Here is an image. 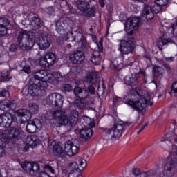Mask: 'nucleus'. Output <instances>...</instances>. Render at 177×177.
Segmentation results:
<instances>
[{
  "label": "nucleus",
  "mask_w": 177,
  "mask_h": 177,
  "mask_svg": "<svg viewBox=\"0 0 177 177\" xmlns=\"http://www.w3.org/2000/svg\"><path fill=\"white\" fill-rule=\"evenodd\" d=\"M126 99L125 104L138 111H143L147 106L153 105V96L149 94L140 95L135 89L130 91Z\"/></svg>",
  "instance_id": "1"
},
{
  "label": "nucleus",
  "mask_w": 177,
  "mask_h": 177,
  "mask_svg": "<svg viewBox=\"0 0 177 177\" xmlns=\"http://www.w3.org/2000/svg\"><path fill=\"white\" fill-rule=\"evenodd\" d=\"M176 168L177 158H173L164 166L161 172H140L138 169H134L132 177H172L176 174Z\"/></svg>",
  "instance_id": "2"
},
{
  "label": "nucleus",
  "mask_w": 177,
  "mask_h": 177,
  "mask_svg": "<svg viewBox=\"0 0 177 177\" xmlns=\"http://www.w3.org/2000/svg\"><path fill=\"white\" fill-rule=\"evenodd\" d=\"M80 150V142L77 140H72L66 142L64 145V150L63 147L59 145H55L53 147V153L57 157L63 158L64 156L73 157L78 153Z\"/></svg>",
  "instance_id": "3"
},
{
  "label": "nucleus",
  "mask_w": 177,
  "mask_h": 177,
  "mask_svg": "<svg viewBox=\"0 0 177 177\" xmlns=\"http://www.w3.org/2000/svg\"><path fill=\"white\" fill-rule=\"evenodd\" d=\"M52 117L55 120L59 125H77L78 123V118L80 117V113L77 110H72L67 116L66 111L57 110L53 112Z\"/></svg>",
  "instance_id": "4"
},
{
  "label": "nucleus",
  "mask_w": 177,
  "mask_h": 177,
  "mask_svg": "<svg viewBox=\"0 0 177 177\" xmlns=\"http://www.w3.org/2000/svg\"><path fill=\"white\" fill-rule=\"evenodd\" d=\"M17 45L21 50H31L35 45V35L26 30L21 31L17 35Z\"/></svg>",
  "instance_id": "5"
},
{
  "label": "nucleus",
  "mask_w": 177,
  "mask_h": 177,
  "mask_svg": "<svg viewBox=\"0 0 177 177\" xmlns=\"http://www.w3.org/2000/svg\"><path fill=\"white\" fill-rule=\"evenodd\" d=\"M126 126L124 124L118 123L115 124L112 128L105 129L102 132V138L104 140H109L110 142H115L118 140L122 133L125 131Z\"/></svg>",
  "instance_id": "6"
},
{
  "label": "nucleus",
  "mask_w": 177,
  "mask_h": 177,
  "mask_svg": "<svg viewBox=\"0 0 177 177\" xmlns=\"http://www.w3.org/2000/svg\"><path fill=\"white\" fill-rule=\"evenodd\" d=\"M28 110L19 109L16 111L15 115L17 117H21V124L30 121L32 114H37L38 111H39V106L33 102L30 103L28 104Z\"/></svg>",
  "instance_id": "7"
},
{
  "label": "nucleus",
  "mask_w": 177,
  "mask_h": 177,
  "mask_svg": "<svg viewBox=\"0 0 177 177\" xmlns=\"http://www.w3.org/2000/svg\"><path fill=\"white\" fill-rule=\"evenodd\" d=\"M50 71L49 70H38L34 72V77L31 81L37 80V82L41 86V88H48V82H52L50 80Z\"/></svg>",
  "instance_id": "8"
},
{
  "label": "nucleus",
  "mask_w": 177,
  "mask_h": 177,
  "mask_svg": "<svg viewBox=\"0 0 177 177\" xmlns=\"http://www.w3.org/2000/svg\"><path fill=\"white\" fill-rule=\"evenodd\" d=\"M118 50L122 55H129L133 52V38L124 37V39L119 41Z\"/></svg>",
  "instance_id": "9"
},
{
  "label": "nucleus",
  "mask_w": 177,
  "mask_h": 177,
  "mask_svg": "<svg viewBox=\"0 0 177 177\" xmlns=\"http://www.w3.org/2000/svg\"><path fill=\"white\" fill-rule=\"evenodd\" d=\"M63 102V97L57 93H51L46 98V104L56 107V109H62Z\"/></svg>",
  "instance_id": "10"
},
{
  "label": "nucleus",
  "mask_w": 177,
  "mask_h": 177,
  "mask_svg": "<svg viewBox=\"0 0 177 177\" xmlns=\"http://www.w3.org/2000/svg\"><path fill=\"white\" fill-rule=\"evenodd\" d=\"M63 41H68V42H81V46L82 49H88L89 45L86 43V39L82 35V33L80 32L77 33L75 37H73V33H68L66 37H63Z\"/></svg>",
  "instance_id": "11"
},
{
  "label": "nucleus",
  "mask_w": 177,
  "mask_h": 177,
  "mask_svg": "<svg viewBox=\"0 0 177 177\" xmlns=\"http://www.w3.org/2000/svg\"><path fill=\"white\" fill-rule=\"evenodd\" d=\"M37 44L39 46V49L41 50H46L50 46V37L48 33H41L37 40Z\"/></svg>",
  "instance_id": "12"
},
{
  "label": "nucleus",
  "mask_w": 177,
  "mask_h": 177,
  "mask_svg": "<svg viewBox=\"0 0 177 177\" xmlns=\"http://www.w3.org/2000/svg\"><path fill=\"white\" fill-rule=\"evenodd\" d=\"M140 19L138 17L130 18L127 20L125 25V31L129 35H132L133 32L139 28Z\"/></svg>",
  "instance_id": "13"
},
{
  "label": "nucleus",
  "mask_w": 177,
  "mask_h": 177,
  "mask_svg": "<svg viewBox=\"0 0 177 177\" xmlns=\"http://www.w3.org/2000/svg\"><path fill=\"white\" fill-rule=\"evenodd\" d=\"M1 139L4 140L8 139H19L20 138V130L17 128L12 127L10 130L6 129L0 132Z\"/></svg>",
  "instance_id": "14"
},
{
  "label": "nucleus",
  "mask_w": 177,
  "mask_h": 177,
  "mask_svg": "<svg viewBox=\"0 0 177 177\" xmlns=\"http://www.w3.org/2000/svg\"><path fill=\"white\" fill-rule=\"evenodd\" d=\"M21 167L24 169V171L27 172V174H30V175H35L41 168L37 162H22Z\"/></svg>",
  "instance_id": "15"
},
{
  "label": "nucleus",
  "mask_w": 177,
  "mask_h": 177,
  "mask_svg": "<svg viewBox=\"0 0 177 177\" xmlns=\"http://www.w3.org/2000/svg\"><path fill=\"white\" fill-rule=\"evenodd\" d=\"M30 80V83L28 87V93L30 96H39L42 93V91H45L46 88H42V86L39 84V82Z\"/></svg>",
  "instance_id": "16"
},
{
  "label": "nucleus",
  "mask_w": 177,
  "mask_h": 177,
  "mask_svg": "<svg viewBox=\"0 0 177 177\" xmlns=\"http://www.w3.org/2000/svg\"><path fill=\"white\" fill-rule=\"evenodd\" d=\"M97 46L99 50H94L91 57V62L95 66L100 64V62H102L100 53L103 52V39H100L99 42L97 43Z\"/></svg>",
  "instance_id": "17"
},
{
  "label": "nucleus",
  "mask_w": 177,
  "mask_h": 177,
  "mask_svg": "<svg viewBox=\"0 0 177 177\" xmlns=\"http://www.w3.org/2000/svg\"><path fill=\"white\" fill-rule=\"evenodd\" d=\"M15 122L13 115L9 113H3L0 115V125L4 128H10L12 123Z\"/></svg>",
  "instance_id": "18"
},
{
  "label": "nucleus",
  "mask_w": 177,
  "mask_h": 177,
  "mask_svg": "<svg viewBox=\"0 0 177 177\" xmlns=\"http://www.w3.org/2000/svg\"><path fill=\"white\" fill-rule=\"evenodd\" d=\"M22 24L26 26V27H29L30 30L32 31H35V30H38L41 26V21L39 19L33 17L30 20L28 19H26L25 20L22 21Z\"/></svg>",
  "instance_id": "19"
},
{
  "label": "nucleus",
  "mask_w": 177,
  "mask_h": 177,
  "mask_svg": "<svg viewBox=\"0 0 177 177\" xmlns=\"http://www.w3.org/2000/svg\"><path fill=\"white\" fill-rule=\"evenodd\" d=\"M69 167L75 171H84L86 167V160L82 158H77L75 162L69 163Z\"/></svg>",
  "instance_id": "20"
},
{
  "label": "nucleus",
  "mask_w": 177,
  "mask_h": 177,
  "mask_svg": "<svg viewBox=\"0 0 177 177\" xmlns=\"http://www.w3.org/2000/svg\"><path fill=\"white\" fill-rule=\"evenodd\" d=\"M66 26H73V20L70 18L59 19L56 22V31L59 34H63Z\"/></svg>",
  "instance_id": "21"
},
{
  "label": "nucleus",
  "mask_w": 177,
  "mask_h": 177,
  "mask_svg": "<svg viewBox=\"0 0 177 177\" xmlns=\"http://www.w3.org/2000/svg\"><path fill=\"white\" fill-rule=\"evenodd\" d=\"M41 128H42L41 120L36 119L28 122L26 126V131L28 133H35L37 129H41Z\"/></svg>",
  "instance_id": "22"
},
{
  "label": "nucleus",
  "mask_w": 177,
  "mask_h": 177,
  "mask_svg": "<svg viewBox=\"0 0 177 177\" xmlns=\"http://www.w3.org/2000/svg\"><path fill=\"white\" fill-rule=\"evenodd\" d=\"M69 60L73 64H81L85 60V56L82 51L79 50L71 55Z\"/></svg>",
  "instance_id": "23"
},
{
  "label": "nucleus",
  "mask_w": 177,
  "mask_h": 177,
  "mask_svg": "<svg viewBox=\"0 0 177 177\" xmlns=\"http://www.w3.org/2000/svg\"><path fill=\"white\" fill-rule=\"evenodd\" d=\"M142 19H146V20H152L154 19V12H153V8L149 4H145L142 12Z\"/></svg>",
  "instance_id": "24"
},
{
  "label": "nucleus",
  "mask_w": 177,
  "mask_h": 177,
  "mask_svg": "<svg viewBox=\"0 0 177 177\" xmlns=\"http://www.w3.org/2000/svg\"><path fill=\"white\" fill-rule=\"evenodd\" d=\"M100 79L99 78V73L95 71H93L88 73L86 75V82L88 84H97L99 82Z\"/></svg>",
  "instance_id": "25"
},
{
  "label": "nucleus",
  "mask_w": 177,
  "mask_h": 177,
  "mask_svg": "<svg viewBox=\"0 0 177 177\" xmlns=\"http://www.w3.org/2000/svg\"><path fill=\"white\" fill-rule=\"evenodd\" d=\"M139 75H130L124 78V82L130 86H135L139 84Z\"/></svg>",
  "instance_id": "26"
},
{
  "label": "nucleus",
  "mask_w": 177,
  "mask_h": 177,
  "mask_svg": "<svg viewBox=\"0 0 177 177\" xmlns=\"http://www.w3.org/2000/svg\"><path fill=\"white\" fill-rule=\"evenodd\" d=\"M25 143L30 147H35L39 145V138L37 136H28L26 138Z\"/></svg>",
  "instance_id": "27"
},
{
  "label": "nucleus",
  "mask_w": 177,
  "mask_h": 177,
  "mask_svg": "<svg viewBox=\"0 0 177 177\" xmlns=\"http://www.w3.org/2000/svg\"><path fill=\"white\" fill-rule=\"evenodd\" d=\"M74 93L79 99H86L88 96V93L86 89L78 86L74 88Z\"/></svg>",
  "instance_id": "28"
},
{
  "label": "nucleus",
  "mask_w": 177,
  "mask_h": 177,
  "mask_svg": "<svg viewBox=\"0 0 177 177\" xmlns=\"http://www.w3.org/2000/svg\"><path fill=\"white\" fill-rule=\"evenodd\" d=\"M169 142L171 144L169 147H174V143H177V135L176 134H166L164 136L160 142Z\"/></svg>",
  "instance_id": "29"
},
{
  "label": "nucleus",
  "mask_w": 177,
  "mask_h": 177,
  "mask_svg": "<svg viewBox=\"0 0 177 177\" xmlns=\"http://www.w3.org/2000/svg\"><path fill=\"white\" fill-rule=\"evenodd\" d=\"M79 133L80 138L84 140H88V139H91V138H92V135H93L92 129L89 128L80 129Z\"/></svg>",
  "instance_id": "30"
},
{
  "label": "nucleus",
  "mask_w": 177,
  "mask_h": 177,
  "mask_svg": "<svg viewBox=\"0 0 177 177\" xmlns=\"http://www.w3.org/2000/svg\"><path fill=\"white\" fill-rule=\"evenodd\" d=\"M8 26L9 21L7 19H0V35L3 37L8 34Z\"/></svg>",
  "instance_id": "31"
},
{
  "label": "nucleus",
  "mask_w": 177,
  "mask_h": 177,
  "mask_svg": "<svg viewBox=\"0 0 177 177\" xmlns=\"http://www.w3.org/2000/svg\"><path fill=\"white\" fill-rule=\"evenodd\" d=\"M50 80L51 82H50V84H55V82H60V81H62L64 78L63 75H62V73L60 72H54L52 73L50 72Z\"/></svg>",
  "instance_id": "32"
},
{
  "label": "nucleus",
  "mask_w": 177,
  "mask_h": 177,
  "mask_svg": "<svg viewBox=\"0 0 177 177\" xmlns=\"http://www.w3.org/2000/svg\"><path fill=\"white\" fill-rule=\"evenodd\" d=\"M46 60H47V63H48V66L50 67V66H53V64H55V62H56V55H55V53H47L44 55Z\"/></svg>",
  "instance_id": "33"
},
{
  "label": "nucleus",
  "mask_w": 177,
  "mask_h": 177,
  "mask_svg": "<svg viewBox=\"0 0 177 177\" xmlns=\"http://www.w3.org/2000/svg\"><path fill=\"white\" fill-rule=\"evenodd\" d=\"M84 127H90V128H95V121L91 118L84 115L82 118Z\"/></svg>",
  "instance_id": "34"
},
{
  "label": "nucleus",
  "mask_w": 177,
  "mask_h": 177,
  "mask_svg": "<svg viewBox=\"0 0 177 177\" xmlns=\"http://www.w3.org/2000/svg\"><path fill=\"white\" fill-rule=\"evenodd\" d=\"M95 7H90L88 4V6L86 8L83 14L86 17H93L95 16Z\"/></svg>",
  "instance_id": "35"
},
{
  "label": "nucleus",
  "mask_w": 177,
  "mask_h": 177,
  "mask_svg": "<svg viewBox=\"0 0 177 177\" xmlns=\"http://www.w3.org/2000/svg\"><path fill=\"white\" fill-rule=\"evenodd\" d=\"M153 73L156 77H161L162 75H164V68L156 66L153 68Z\"/></svg>",
  "instance_id": "36"
},
{
  "label": "nucleus",
  "mask_w": 177,
  "mask_h": 177,
  "mask_svg": "<svg viewBox=\"0 0 177 177\" xmlns=\"http://www.w3.org/2000/svg\"><path fill=\"white\" fill-rule=\"evenodd\" d=\"M89 6V3L85 2V1H78L77 3V7L81 12H84L85 10Z\"/></svg>",
  "instance_id": "37"
},
{
  "label": "nucleus",
  "mask_w": 177,
  "mask_h": 177,
  "mask_svg": "<svg viewBox=\"0 0 177 177\" xmlns=\"http://www.w3.org/2000/svg\"><path fill=\"white\" fill-rule=\"evenodd\" d=\"M169 41L166 39H159L157 41V46L160 49V50H162V46L165 45H168Z\"/></svg>",
  "instance_id": "38"
},
{
  "label": "nucleus",
  "mask_w": 177,
  "mask_h": 177,
  "mask_svg": "<svg viewBox=\"0 0 177 177\" xmlns=\"http://www.w3.org/2000/svg\"><path fill=\"white\" fill-rule=\"evenodd\" d=\"M39 64L41 67H43V68L50 67L49 64L48 63V61L46 60V57H45V55L40 57L39 61Z\"/></svg>",
  "instance_id": "39"
},
{
  "label": "nucleus",
  "mask_w": 177,
  "mask_h": 177,
  "mask_svg": "<svg viewBox=\"0 0 177 177\" xmlns=\"http://www.w3.org/2000/svg\"><path fill=\"white\" fill-rule=\"evenodd\" d=\"M82 98L76 99L74 101V104L79 109H84L85 107V104L82 102Z\"/></svg>",
  "instance_id": "40"
},
{
  "label": "nucleus",
  "mask_w": 177,
  "mask_h": 177,
  "mask_svg": "<svg viewBox=\"0 0 177 177\" xmlns=\"http://www.w3.org/2000/svg\"><path fill=\"white\" fill-rule=\"evenodd\" d=\"M7 103L8 109H10V110H15L16 107H17V103L15 100L7 102Z\"/></svg>",
  "instance_id": "41"
},
{
  "label": "nucleus",
  "mask_w": 177,
  "mask_h": 177,
  "mask_svg": "<svg viewBox=\"0 0 177 177\" xmlns=\"http://www.w3.org/2000/svg\"><path fill=\"white\" fill-rule=\"evenodd\" d=\"M152 10H153L155 13H161V12H162V6L157 5L155 3V5L153 6Z\"/></svg>",
  "instance_id": "42"
},
{
  "label": "nucleus",
  "mask_w": 177,
  "mask_h": 177,
  "mask_svg": "<svg viewBox=\"0 0 177 177\" xmlns=\"http://www.w3.org/2000/svg\"><path fill=\"white\" fill-rule=\"evenodd\" d=\"M8 109V101L3 100L0 102V110L5 111Z\"/></svg>",
  "instance_id": "43"
},
{
  "label": "nucleus",
  "mask_w": 177,
  "mask_h": 177,
  "mask_svg": "<svg viewBox=\"0 0 177 177\" xmlns=\"http://www.w3.org/2000/svg\"><path fill=\"white\" fill-rule=\"evenodd\" d=\"M0 97H9V91L5 89H0Z\"/></svg>",
  "instance_id": "44"
},
{
  "label": "nucleus",
  "mask_w": 177,
  "mask_h": 177,
  "mask_svg": "<svg viewBox=\"0 0 177 177\" xmlns=\"http://www.w3.org/2000/svg\"><path fill=\"white\" fill-rule=\"evenodd\" d=\"M155 3L156 5L163 7L168 3V0H155Z\"/></svg>",
  "instance_id": "45"
},
{
  "label": "nucleus",
  "mask_w": 177,
  "mask_h": 177,
  "mask_svg": "<svg viewBox=\"0 0 177 177\" xmlns=\"http://www.w3.org/2000/svg\"><path fill=\"white\" fill-rule=\"evenodd\" d=\"M87 92L91 95H95V93H96V89L95 88V86H93V85H90L87 88Z\"/></svg>",
  "instance_id": "46"
},
{
  "label": "nucleus",
  "mask_w": 177,
  "mask_h": 177,
  "mask_svg": "<svg viewBox=\"0 0 177 177\" xmlns=\"http://www.w3.org/2000/svg\"><path fill=\"white\" fill-rule=\"evenodd\" d=\"M44 169H45V171L51 172V174H55V169H53V167L49 165H45L44 166Z\"/></svg>",
  "instance_id": "47"
},
{
  "label": "nucleus",
  "mask_w": 177,
  "mask_h": 177,
  "mask_svg": "<svg viewBox=\"0 0 177 177\" xmlns=\"http://www.w3.org/2000/svg\"><path fill=\"white\" fill-rule=\"evenodd\" d=\"M62 89L65 92H70V91H73V86L70 84H65L63 86Z\"/></svg>",
  "instance_id": "48"
},
{
  "label": "nucleus",
  "mask_w": 177,
  "mask_h": 177,
  "mask_svg": "<svg viewBox=\"0 0 177 177\" xmlns=\"http://www.w3.org/2000/svg\"><path fill=\"white\" fill-rule=\"evenodd\" d=\"M5 156H6V151L3 147L0 145V158L5 157Z\"/></svg>",
  "instance_id": "49"
},
{
  "label": "nucleus",
  "mask_w": 177,
  "mask_h": 177,
  "mask_svg": "<svg viewBox=\"0 0 177 177\" xmlns=\"http://www.w3.org/2000/svg\"><path fill=\"white\" fill-rule=\"evenodd\" d=\"M104 93V86L102 87H98L97 95L98 96H102Z\"/></svg>",
  "instance_id": "50"
},
{
  "label": "nucleus",
  "mask_w": 177,
  "mask_h": 177,
  "mask_svg": "<svg viewBox=\"0 0 177 177\" xmlns=\"http://www.w3.org/2000/svg\"><path fill=\"white\" fill-rule=\"evenodd\" d=\"M22 70L24 73H26V74H30V73H31V67H30V66H24Z\"/></svg>",
  "instance_id": "51"
},
{
  "label": "nucleus",
  "mask_w": 177,
  "mask_h": 177,
  "mask_svg": "<svg viewBox=\"0 0 177 177\" xmlns=\"http://www.w3.org/2000/svg\"><path fill=\"white\" fill-rule=\"evenodd\" d=\"M68 177H82V176H79L78 172L72 171H71Z\"/></svg>",
  "instance_id": "52"
},
{
  "label": "nucleus",
  "mask_w": 177,
  "mask_h": 177,
  "mask_svg": "<svg viewBox=\"0 0 177 177\" xmlns=\"http://www.w3.org/2000/svg\"><path fill=\"white\" fill-rule=\"evenodd\" d=\"M171 93H177V82H175L174 84H173Z\"/></svg>",
  "instance_id": "53"
},
{
  "label": "nucleus",
  "mask_w": 177,
  "mask_h": 177,
  "mask_svg": "<svg viewBox=\"0 0 177 177\" xmlns=\"http://www.w3.org/2000/svg\"><path fill=\"white\" fill-rule=\"evenodd\" d=\"M9 75V71H3L1 72V77L3 78H6V77H8Z\"/></svg>",
  "instance_id": "54"
},
{
  "label": "nucleus",
  "mask_w": 177,
  "mask_h": 177,
  "mask_svg": "<svg viewBox=\"0 0 177 177\" xmlns=\"http://www.w3.org/2000/svg\"><path fill=\"white\" fill-rule=\"evenodd\" d=\"M120 64H122V62H120L119 64H117V60H115L113 62V63L111 64V66H113L114 68H118Z\"/></svg>",
  "instance_id": "55"
},
{
  "label": "nucleus",
  "mask_w": 177,
  "mask_h": 177,
  "mask_svg": "<svg viewBox=\"0 0 177 177\" xmlns=\"http://www.w3.org/2000/svg\"><path fill=\"white\" fill-rule=\"evenodd\" d=\"M174 58L173 57H165V60L166 62H167L168 63H171V62H174Z\"/></svg>",
  "instance_id": "56"
},
{
  "label": "nucleus",
  "mask_w": 177,
  "mask_h": 177,
  "mask_svg": "<svg viewBox=\"0 0 177 177\" xmlns=\"http://www.w3.org/2000/svg\"><path fill=\"white\" fill-rule=\"evenodd\" d=\"M10 50L12 52H15V50H16V45L12 44L11 46H10Z\"/></svg>",
  "instance_id": "57"
},
{
  "label": "nucleus",
  "mask_w": 177,
  "mask_h": 177,
  "mask_svg": "<svg viewBox=\"0 0 177 177\" xmlns=\"http://www.w3.org/2000/svg\"><path fill=\"white\" fill-rule=\"evenodd\" d=\"M99 3L102 8H104V0H99Z\"/></svg>",
  "instance_id": "58"
},
{
  "label": "nucleus",
  "mask_w": 177,
  "mask_h": 177,
  "mask_svg": "<svg viewBox=\"0 0 177 177\" xmlns=\"http://www.w3.org/2000/svg\"><path fill=\"white\" fill-rule=\"evenodd\" d=\"M164 68H165L166 71H169V70H171V66L168 65H164Z\"/></svg>",
  "instance_id": "59"
},
{
  "label": "nucleus",
  "mask_w": 177,
  "mask_h": 177,
  "mask_svg": "<svg viewBox=\"0 0 177 177\" xmlns=\"http://www.w3.org/2000/svg\"><path fill=\"white\" fill-rule=\"evenodd\" d=\"M146 127H147V124H145L144 126H142L141 127V129H140V131L142 132V131H143V129H145L146 128Z\"/></svg>",
  "instance_id": "60"
},
{
  "label": "nucleus",
  "mask_w": 177,
  "mask_h": 177,
  "mask_svg": "<svg viewBox=\"0 0 177 177\" xmlns=\"http://www.w3.org/2000/svg\"><path fill=\"white\" fill-rule=\"evenodd\" d=\"M123 64L124 66H132V63H131L130 64H127V63H125V62H123Z\"/></svg>",
  "instance_id": "61"
},
{
  "label": "nucleus",
  "mask_w": 177,
  "mask_h": 177,
  "mask_svg": "<svg viewBox=\"0 0 177 177\" xmlns=\"http://www.w3.org/2000/svg\"><path fill=\"white\" fill-rule=\"evenodd\" d=\"M133 1H136L137 2H143V1H145V0H133Z\"/></svg>",
  "instance_id": "62"
},
{
  "label": "nucleus",
  "mask_w": 177,
  "mask_h": 177,
  "mask_svg": "<svg viewBox=\"0 0 177 177\" xmlns=\"http://www.w3.org/2000/svg\"><path fill=\"white\" fill-rule=\"evenodd\" d=\"M24 151H28V148L24 147Z\"/></svg>",
  "instance_id": "63"
},
{
  "label": "nucleus",
  "mask_w": 177,
  "mask_h": 177,
  "mask_svg": "<svg viewBox=\"0 0 177 177\" xmlns=\"http://www.w3.org/2000/svg\"><path fill=\"white\" fill-rule=\"evenodd\" d=\"M175 153H176V156H177V147H176V148H175Z\"/></svg>",
  "instance_id": "64"
}]
</instances>
